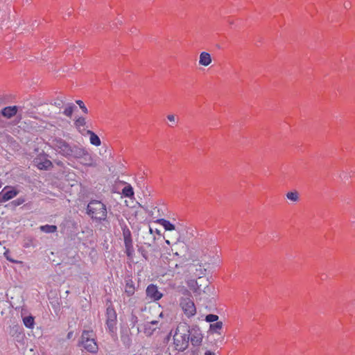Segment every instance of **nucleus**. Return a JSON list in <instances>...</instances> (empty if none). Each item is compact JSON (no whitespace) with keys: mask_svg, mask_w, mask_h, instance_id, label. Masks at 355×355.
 I'll use <instances>...</instances> for the list:
<instances>
[{"mask_svg":"<svg viewBox=\"0 0 355 355\" xmlns=\"http://www.w3.org/2000/svg\"><path fill=\"white\" fill-rule=\"evenodd\" d=\"M191 342L194 346H199L203 338L201 330L197 326L193 327L190 330Z\"/></svg>","mask_w":355,"mask_h":355,"instance_id":"obj_9","label":"nucleus"},{"mask_svg":"<svg viewBox=\"0 0 355 355\" xmlns=\"http://www.w3.org/2000/svg\"><path fill=\"white\" fill-rule=\"evenodd\" d=\"M286 198L288 200L296 202L299 200V193L297 191H289L286 193Z\"/></svg>","mask_w":355,"mask_h":355,"instance_id":"obj_20","label":"nucleus"},{"mask_svg":"<svg viewBox=\"0 0 355 355\" xmlns=\"http://www.w3.org/2000/svg\"><path fill=\"white\" fill-rule=\"evenodd\" d=\"M198 283H199V282H198V281H196V286H197V288L195 289V292H197V291H200V287L198 286Z\"/></svg>","mask_w":355,"mask_h":355,"instance_id":"obj_41","label":"nucleus"},{"mask_svg":"<svg viewBox=\"0 0 355 355\" xmlns=\"http://www.w3.org/2000/svg\"><path fill=\"white\" fill-rule=\"evenodd\" d=\"M87 133L89 135V141L90 143L96 146H99L101 144V139L97 135L91 130H88Z\"/></svg>","mask_w":355,"mask_h":355,"instance_id":"obj_17","label":"nucleus"},{"mask_svg":"<svg viewBox=\"0 0 355 355\" xmlns=\"http://www.w3.org/2000/svg\"><path fill=\"white\" fill-rule=\"evenodd\" d=\"M106 323L109 330L113 332L115 329L116 320H107Z\"/></svg>","mask_w":355,"mask_h":355,"instance_id":"obj_28","label":"nucleus"},{"mask_svg":"<svg viewBox=\"0 0 355 355\" xmlns=\"http://www.w3.org/2000/svg\"><path fill=\"white\" fill-rule=\"evenodd\" d=\"M157 223H159L161 225H162L166 231H169V232L175 231V232H176L175 225L173 224H172L170 221H168L166 219H163V218L159 219L157 220Z\"/></svg>","mask_w":355,"mask_h":355,"instance_id":"obj_16","label":"nucleus"},{"mask_svg":"<svg viewBox=\"0 0 355 355\" xmlns=\"http://www.w3.org/2000/svg\"><path fill=\"white\" fill-rule=\"evenodd\" d=\"M159 317H162V312L159 313Z\"/></svg>","mask_w":355,"mask_h":355,"instance_id":"obj_49","label":"nucleus"},{"mask_svg":"<svg viewBox=\"0 0 355 355\" xmlns=\"http://www.w3.org/2000/svg\"><path fill=\"white\" fill-rule=\"evenodd\" d=\"M157 329V327H153V326H149V324H145V328H144V333L148 335V336H150L153 331Z\"/></svg>","mask_w":355,"mask_h":355,"instance_id":"obj_26","label":"nucleus"},{"mask_svg":"<svg viewBox=\"0 0 355 355\" xmlns=\"http://www.w3.org/2000/svg\"><path fill=\"white\" fill-rule=\"evenodd\" d=\"M174 255H175V256H178L179 254H178V253L176 252H175V253H174Z\"/></svg>","mask_w":355,"mask_h":355,"instance_id":"obj_47","label":"nucleus"},{"mask_svg":"<svg viewBox=\"0 0 355 355\" xmlns=\"http://www.w3.org/2000/svg\"><path fill=\"white\" fill-rule=\"evenodd\" d=\"M223 323L221 321H218L216 323H211L209 325V334H220V331L222 329Z\"/></svg>","mask_w":355,"mask_h":355,"instance_id":"obj_15","label":"nucleus"},{"mask_svg":"<svg viewBox=\"0 0 355 355\" xmlns=\"http://www.w3.org/2000/svg\"><path fill=\"white\" fill-rule=\"evenodd\" d=\"M75 108L76 106L73 103H68L66 105L63 114L68 117H71Z\"/></svg>","mask_w":355,"mask_h":355,"instance_id":"obj_21","label":"nucleus"},{"mask_svg":"<svg viewBox=\"0 0 355 355\" xmlns=\"http://www.w3.org/2000/svg\"><path fill=\"white\" fill-rule=\"evenodd\" d=\"M18 191L12 187H6L0 192V202H5L17 196Z\"/></svg>","mask_w":355,"mask_h":355,"instance_id":"obj_8","label":"nucleus"},{"mask_svg":"<svg viewBox=\"0 0 355 355\" xmlns=\"http://www.w3.org/2000/svg\"><path fill=\"white\" fill-rule=\"evenodd\" d=\"M86 149L78 146H73L71 147V152L70 153L69 157H73L77 159H80L83 157L85 152Z\"/></svg>","mask_w":355,"mask_h":355,"instance_id":"obj_11","label":"nucleus"},{"mask_svg":"<svg viewBox=\"0 0 355 355\" xmlns=\"http://www.w3.org/2000/svg\"><path fill=\"white\" fill-rule=\"evenodd\" d=\"M34 164L40 170H48L53 166L46 155H39L34 159Z\"/></svg>","mask_w":355,"mask_h":355,"instance_id":"obj_7","label":"nucleus"},{"mask_svg":"<svg viewBox=\"0 0 355 355\" xmlns=\"http://www.w3.org/2000/svg\"><path fill=\"white\" fill-rule=\"evenodd\" d=\"M73 336V331H70L67 334V338L71 339Z\"/></svg>","mask_w":355,"mask_h":355,"instance_id":"obj_40","label":"nucleus"},{"mask_svg":"<svg viewBox=\"0 0 355 355\" xmlns=\"http://www.w3.org/2000/svg\"><path fill=\"white\" fill-rule=\"evenodd\" d=\"M190 329L187 323H180L173 336V347L175 350L182 352L189 346Z\"/></svg>","mask_w":355,"mask_h":355,"instance_id":"obj_1","label":"nucleus"},{"mask_svg":"<svg viewBox=\"0 0 355 355\" xmlns=\"http://www.w3.org/2000/svg\"><path fill=\"white\" fill-rule=\"evenodd\" d=\"M107 320H116V314L115 311L112 308L107 309Z\"/></svg>","mask_w":355,"mask_h":355,"instance_id":"obj_25","label":"nucleus"},{"mask_svg":"<svg viewBox=\"0 0 355 355\" xmlns=\"http://www.w3.org/2000/svg\"><path fill=\"white\" fill-rule=\"evenodd\" d=\"M28 334L29 336H31V334H29V333H28ZM31 336H35V334H34L33 333H32V334H31Z\"/></svg>","mask_w":355,"mask_h":355,"instance_id":"obj_48","label":"nucleus"},{"mask_svg":"<svg viewBox=\"0 0 355 355\" xmlns=\"http://www.w3.org/2000/svg\"><path fill=\"white\" fill-rule=\"evenodd\" d=\"M166 243L168 244V245H170L171 244V241L169 239H166Z\"/></svg>","mask_w":355,"mask_h":355,"instance_id":"obj_44","label":"nucleus"},{"mask_svg":"<svg viewBox=\"0 0 355 355\" xmlns=\"http://www.w3.org/2000/svg\"><path fill=\"white\" fill-rule=\"evenodd\" d=\"M155 232H156L157 234H160V232H159V230H155Z\"/></svg>","mask_w":355,"mask_h":355,"instance_id":"obj_45","label":"nucleus"},{"mask_svg":"<svg viewBox=\"0 0 355 355\" xmlns=\"http://www.w3.org/2000/svg\"><path fill=\"white\" fill-rule=\"evenodd\" d=\"M7 331L10 339L15 342L17 345L22 344V329L19 324L15 321L11 322Z\"/></svg>","mask_w":355,"mask_h":355,"instance_id":"obj_4","label":"nucleus"},{"mask_svg":"<svg viewBox=\"0 0 355 355\" xmlns=\"http://www.w3.org/2000/svg\"><path fill=\"white\" fill-rule=\"evenodd\" d=\"M147 296L153 300H158L162 298V293L159 291L157 287L154 284L149 285L146 288Z\"/></svg>","mask_w":355,"mask_h":355,"instance_id":"obj_10","label":"nucleus"},{"mask_svg":"<svg viewBox=\"0 0 355 355\" xmlns=\"http://www.w3.org/2000/svg\"><path fill=\"white\" fill-rule=\"evenodd\" d=\"M347 6H349V4H347V5L345 4V8H347Z\"/></svg>","mask_w":355,"mask_h":355,"instance_id":"obj_50","label":"nucleus"},{"mask_svg":"<svg viewBox=\"0 0 355 355\" xmlns=\"http://www.w3.org/2000/svg\"><path fill=\"white\" fill-rule=\"evenodd\" d=\"M124 243H125V247L130 248V246H132V239H128V240H125V241H124Z\"/></svg>","mask_w":355,"mask_h":355,"instance_id":"obj_35","label":"nucleus"},{"mask_svg":"<svg viewBox=\"0 0 355 355\" xmlns=\"http://www.w3.org/2000/svg\"><path fill=\"white\" fill-rule=\"evenodd\" d=\"M167 119L172 123L175 124L178 122L177 116L173 114H170L167 115Z\"/></svg>","mask_w":355,"mask_h":355,"instance_id":"obj_31","label":"nucleus"},{"mask_svg":"<svg viewBox=\"0 0 355 355\" xmlns=\"http://www.w3.org/2000/svg\"><path fill=\"white\" fill-rule=\"evenodd\" d=\"M28 0H26V2H28Z\"/></svg>","mask_w":355,"mask_h":355,"instance_id":"obj_51","label":"nucleus"},{"mask_svg":"<svg viewBox=\"0 0 355 355\" xmlns=\"http://www.w3.org/2000/svg\"><path fill=\"white\" fill-rule=\"evenodd\" d=\"M124 241L131 239V233L128 229H124L123 231Z\"/></svg>","mask_w":355,"mask_h":355,"instance_id":"obj_32","label":"nucleus"},{"mask_svg":"<svg viewBox=\"0 0 355 355\" xmlns=\"http://www.w3.org/2000/svg\"><path fill=\"white\" fill-rule=\"evenodd\" d=\"M28 0H26V2H28Z\"/></svg>","mask_w":355,"mask_h":355,"instance_id":"obj_52","label":"nucleus"},{"mask_svg":"<svg viewBox=\"0 0 355 355\" xmlns=\"http://www.w3.org/2000/svg\"><path fill=\"white\" fill-rule=\"evenodd\" d=\"M148 233H149L150 234H153V230L152 229V227H148Z\"/></svg>","mask_w":355,"mask_h":355,"instance_id":"obj_42","label":"nucleus"},{"mask_svg":"<svg viewBox=\"0 0 355 355\" xmlns=\"http://www.w3.org/2000/svg\"><path fill=\"white\" fill-rule=\"evenodd\" d=\"M135 288L133 282L131 280L127 281L125 286V293L128 296H131L135 293Z\"/></svg>","mask_w":355,"mask_h":355,"instance_id":"obj_18","label":"nucleus"},{"mask_svg":"<svg viewBox=\"0 0 355 355\" xmlns=\"http://www.w3.org/2000/svg\"><path fill=\"white\" fill-rule=\"evenodd\" d=\"M80 164L87 166H96V163L92 156L87 152H85L82 158L80 159Z\"/></svg>","mask_w":355,"mask_h":355,"instance_id":"obj_12","label":"nucleus"},{"mask_svg":"<svg viewBox=\"0 0 355 355\" xmlns=\"http://www.w3.org/2000/svg\"><path fill=\"white\" fill-rule=\"evenodd\" d=\"M64 103V98L62 96H58L56 98L51 99L49 101V104L54 105L58 108H60Z\"/></svg>","mask_w":355,"mask_h":355,"instance_id":"obj_22","label":"nucleus"},{"mask_svg":"<svg viewBox=\"0 0 355 355\" xmlns=\"http://www.w3.org/2000/svg\"><path fill=\"white\" fill-rule=\"evenodd\" d=\"M85 124H86V121H85V118H83V117H79L75 121V125L78 127L85 126Z\"/></svg>","mask_w":355,"mask_h":355,"instance_id":"obj_29","label":"nucleus"},{"mask_svg":"<svg viewBox=\"0 0 355 355\" xmlns=\"http://www.w3.org/2000/svg\"><path fill=\"white\" fill-rule=\"evenodd\" d=\"M87 214L94 220H105L107 211L106 206L98 200H92L87 205Z\"/></svg>","mask_w":355,"mask_h":355,"instance_id":"obj_2","label":"nucleus"},{"mask_svg":"<svg viewBox=\"0 0 355 355\" xmlns=\"http://www.w3.org/2000/svg\"><path fill=\"white\" fill-rule=\"evenodd\" d=\"M167 237L168 239L173 238L174 240H175V243H177V241L179 240V238H180V234H179L178 232H175L171 236V235H167Z\"/></svg>","mask_w":355,"mask_h":355,"instance_id":"obj_33","label":"nucleus"},{"mask_svg":"<svg viewBox=\"0 0 355 355\" xmlns=\"http://www.w3.org/2000/svg\"><path fill=\"white\" fill-rule=\"evenodd\" d=\"M122 193L125 197L131 198L134 195L133 189L130 184L126 185L122 190Z\"/></svg>","mask_w":355,"mask_h":355,"instance_id":"obj_24","label":"nucleus"},{"mask_svg":"<svg viewBox=\"0 0 355 355\" xmlns=\"http://www.w3.org/2000/svg\"><path fill=\"white\" fill-rule=\"evenodd\" d=\"M4 300H5V295L2 293H0V302H3Z\"/></svg>","mask_w":355,"mask_h":355,"instance_id":"obj_39","label":"nucleus"},{"mask_svg":"<svg viewBox=\"0 0 355 355\" xmlns=\"http://www.w3.org/2000/svg\"><path fill=\"white\" fill-rule=\"evenodd\" d=\"M212 59L211 55L207 52H202L199 56V64L207 67L211 63Z\"/></svg>","mask_w":355,"mask_h":355,"instance_id":"obj_13","label":"nucleus"},{"mask_svg":"<svg viewBox=\"0 0 355 355\" xmlns=\"http://www.w3.org/2000/svg\"><path fill=\"white\" fill-rule=\"evenodd\" d=\"M125 248H126V253H127L128 256L130 257L132 254V253L134 252L133 246H130V248L125 247Z\"/></svg>","mask_w":355,"mask_h":355,"instance_id":"obj_34","label":"nucleus"},{"mask_svg":"<svg viewBox=\"0 0 355 355\" xmlns=\"http://www.w3.org/2000/svg\"><path fill=\"white\" fill-rule=\"evenodd\" d=\"M95 334L92 330H84L81 335L80 343L83 347L91 353L98 350V345L94 338Z\"/></svg>","mask_w":355,"mask_h":355,"instance_id":"obj_3","label":"nucleus"},{"mask_svg":"<svg viewBox=\"0 0 355 355\" xmlns=\"http://www.w3.org/2000/svg\"><path fill=\"white\" fill-rule=\"evenodd\" d=\"M218 320V316L217 315H214V314H209L206 316L205 318V320L207 322H218L217 320Z\"/></svg>","mask_w":355,"mask_h":355,"instance_id":"obj_27","label":"nucleus"},{"mask_svg":"<svg viewBox=\"0 0 355 355\" xmlns=\"http://www.w3.org/2000/svg\"><path fill=\"white\" fill-rule=\"evenodd\" d=\"M53 146L59 153L69 157L72 146H70L65 141L58 139L53 141Z\"/></svg>","mask_w":355,"mask_h":355,"instance_id":"obj_6","label":"nucleus"},{"mask_svg":"<svg viewBox=\"0 0 355 355\" xmlns=\"http://www.w3.org/2000/svg\"><path fill=\"white\" fill-rule=\"evenodd\" d=\"M24 325L28 329H33L35 325L34 317L31 315L24 317Z\"/></svg>","mask_w":355,"mask_h":355,"instance_id":"obj_19","label":"nucleus"},{"mask_svg":"<svg viewBox=\"0 0 355 355\" xmlns=\"http://www.w3.org/2000/svg\"><path fill=\"white\" fill-rule=\"evenodd\" d=\"M146 324H149V326H153V327H157L158 321L157 320H152V321H150L149 322H147Z\"/></svg>","mask_w":355,"mask_h":355,"instance_id":"obj_36","label":"nucleus"},{"mask_svg":"<svg viewBox=\"0 0 355 355\" xmlns=\"http://www.w3.org/2000/svg\"><path fill=\"white\" fill-rule=\"evenodd\" d=\"M10 304L12 305V306H14V304L12 301H10Z\"/></svg>","mask_w":355,"mask_h":355,"instance_id":"obj_46","label":"nucleus"},{"mask_svg":"<svg viewBox=\"0 0 355 355\" xmlns=\"http://www.w3.org/2000/svg\"><path fill=\"white\" fill-rule=\"evenodd\" d=\"M17 112V106H9L3 108L1 110V114L3 116L9 119L16 114Z\"/></svg>","mask_w":355,"mask_h":355,"instance_id":"obj_14","label":"nucleus"},{"mask_svg":"<svg viewBox=\"0 0 355 355\" xmlns=\"http://www.w3.org/2000/svg\"><path fill=\"white\" fill-rule=\"evenodd\" d=\"M76 103L79 105L80 108L82 110V111L85 113V114H87L88 113V110L87 108L85 107L84 103L80 101V100H77L76 101Z\"/></svg>","mask_w":355,"mask_h":355,"instance_id":"obj_30","label":"nucleus"},{"mask_svg":"<svg viewBox=\"0 0 355 355\" xmlns=\"http://www.w3.org/2000/svg\"><path fill=\"white\" fill-rule=\"evenodd\" d=\"M180 305L182 311L188 318L196 315V308L190 297H182L180 299Z\"/></svg>","mask_w":355,"mask_h":355,"instance_id":"obj_5","label":"nucleus"},{"mask_svg":"<svg viewBox=\"0 0 355 355\" xmlns=\"http://www.w3.org/2000/svg\"><path fill=\"white\" fill-rule=\"evenodd\" d=\"M14 290H15V288H13V289H9V290L8 291V293H6V296H7L8 297H10V299H11V300H12V299L14 298V297H13V296L12 295V291H14Z\"/></svg>","mask_w":355,"mask_h":355,"instance_id":"obj_37","label":"nucleus"},{"mask_svg":"<svg viewBox=\"0 0 355 355\" xmlns=\"http://www.w3.org/2000/svg\"><path fill=\"white\" fill-rule=\"evenodd\" d=\"M40 228L41 231L45 233H53L57 230V227L53 225H42Z\"/></svg>","mask_w":355,"mask_h":355,"instance_id":"obj_23","label":"nucleus"},{"mask_svg":"<svg viewBox=\"0 0 355 355\" xmlns=\"http://www.w3.org/2000/svg\"><path fill=\"white\" fill-rule=\"evenodd\" d=\"M205 355H216L215 352H211L210 350H207L205 352Z\"/></svg>","mask_w":355,"mask_h":355,"instance_id":"obj_38","label":"nucleus"},{"mask_svg":"<svg viewBox=\"0 0 355 355\" xmlns=\"http://www.w3.org/2000/svg\"><path fill=\"white\" fill-rule=\"evenodd\" d=\"M37 21L36 20H35L33 24H32V26H35V25H37Z\"/></svg>","mask_w":355,"mask_h":355,"instance_id":"obj_43","label":"nucleus"}]
</instances>
